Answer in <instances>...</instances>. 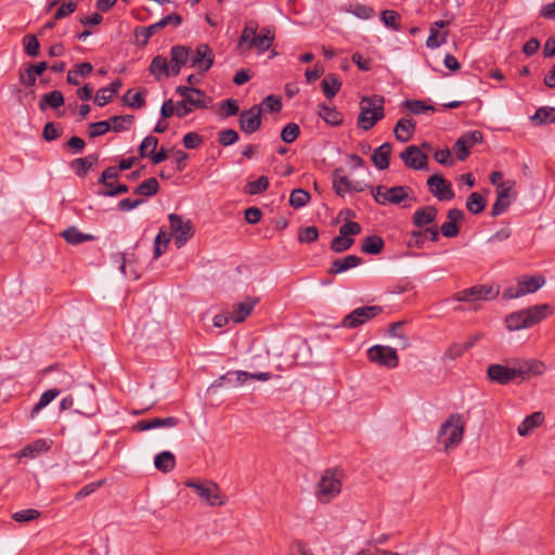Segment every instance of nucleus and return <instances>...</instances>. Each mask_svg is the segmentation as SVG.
<instances>
[{"instance_id":"obj_18","label":"nucleus","mask_w":555,"mask_h":555,"mask_svg":"<svg viewBox=\"0 0 555 555\" xmlns=\"http://www.w3.org/2000/svg\"><path fill=\"white\" fill-rule=\"evenodd\" d=\"M261 126V107L251 106L240 115V128L247 134L256 132Z\"/></svg>"},{"instance_id":"obj_5","label":"nucleus","mask_w":555,"mask_h":555,"mask_svg":"<svg viewBox=\"0 0 555 555\" xmlns=\"http://www.w3.org/2000/svg\"><path fill=\"white\" fill-rule=\"evenodd\" d=\"M465 420L462 414L453 413L443 422L438 431V442L444 451L456 448L463 440Z\"/></svg>"},{"instance_id":"obj_21","label":"nucleus","mask_w":555,"mask_h":555,"mask_svg":"<svg viewBox=\"0 0 555 555\" xmlns=\"http://www.w3.org/2000/svg\"><path fill=\"white\" fill-rule=\"evenodd\" d=\"M515 186V181H506L501 189L498 190L496 199L491 209V216L498 217L502 215L511 205V193Z\"/></svg>"},{"instance_id":"obj_60","label":"nucleus","mask_w":555,"mask_h":555,"mask_svg":"<svg viewBox=\"0 0 555 555\" xmlns=\"http://www.w3.org/2000/svg\"><path fill=\"white\" fill-rule=\"evenodd\" d=\"M261 111L264 109L267 112L276 113L280 112L282 108V102L279 96L275 95H268L263 99L261 103Z\"/></svg>"},{"instance_id":"obj_15","label":"nucleus","mask_w":555,"mask_h":555,"mask_svg":"<svg viewBox=\"0 0 555 555\" xmlns=\"http://www.w3.org/2000/svg\"><path fill=\"white\" fill-rule=\"evenodd\" d=\"M214 61L215 56L212 50L206 43L198 44L193 53L192 51L190 52L191 66L202 73L210 69L214 65Z\"/></svg>"},{"instance_id":"obj_47","label":"nucleus","mask_w":555,"mask_h":555,"mask_svg":"<svg viewBox=\"0 0 555 555\" xmlns=\"http://www.w3.org/2000/svg\"><path fill=\"white\" fill-rule=\"evenodd\" d=\"M449 33L443 31L439 33L438 29L434 28V26L430 27V34L429 37L426 40V46L429 49H437L443 43H446Z\"/></svg>"},{"instance_id":"obj_20","label":"nucleus","mask_w":555,"mask_h":555,"mask_svg":"<svg viewBox=\"0 0 555 555\" xmlns=\"http://www.w3.org/2000/svg\"><path fill=\"white\" fill-rule=\"evenodd\" d=\"M438 216V209L435 206L427 205L417 208L412 216V223L414 227L423 230L431 227Z\"/></svg>"},{"instance_id":"obj_59","label":"nucleus","mask_w":555,"mask_h":555,"mask_svg":"<svg viewBox=\"0 0 555 555\" xmlns=\"http://www.w3.org/2000/svg\"><path fill=\"white\" fill-rule=\"evenodd\" d=\"M425 236L423 234V230H414L409 233V237L406 241V245L410 248H423L425 244Z\"/></svg>"},{"instance_id":"obj_11","label":"nucleus","mask_w":555,"mask_h":555,"mask_svg":"<svg viewBox=\"0 0 555 555\" xmlns=\"http://www.w3.org/2000/svg\"><path fill=\"white\" fill-rule=\"evenodd\" d=\"M168 219L171 234L175 237V244L177 248H181L195 233L193 223L177 214H170Z\"/></svg>"},{"instance_id":"obj_9","label":"nucleus","mask_w":555,"mask_h":555,"mask_svg":"<svg viewBox=\"0 0 555 555\" xmlns=\"http://www.w3.org/2000/svg\"><path fill=\"white\" fill-rule=\"evenodd\" d=\"M188 488L194 489L198 498L205 501L209 506H221L225 504L227 498L222 493L219 486L211 481H193L189 480L185 482Z\"/></svg>"},{"instance_id":"obj_53","label":"nucleus","mask_w":555,"mask_h":555,"mask_svg":"<svg viewBox=\"0 0 555 555\" xmlns=\"http://www.w3.org/2000/svg\"><path fill=\"white\" fill-rule=\"evenodd\" d=\"M353 238L339 234V236H336L332 240L331 249L335 253H344L348 250L353 245Z\"/></svg>"},{"instance_id":"obj_57","label":"nucleus","mask_w":555,"mask_h":555,"mask_svg":"<svg viewBox=\"0 0 555 555\" xmlns=\"http://www.w3.org/2000/svg\"><path fill=\"white\" fill-rule=\"evenodd\" d=\"M318 237L319 231L314 225L300 229L298 232V241L300 243H313L318 240Z\"/></svg>"},{"instance_id":"obj_7","label":"nucleus","mask_w":555,"mask_h":555,"mask_svg":"<svg viewBox=\"0 0 555 555\" xmlns=\"http://www.w3.org/2000/svg\"><path fill=\"white\" fill-rule=\"evenodd\" d=\"M500 294L498 285H475L454 294L453 299L461 302H472L470 309L478 310L476 304L479 300L489 301L495 299Z\"/></svg>"},{"instance_id":"obj_62","label":"nucleus","mask_w":555,"mask_h":555,"mask_svg":"<svg viewBox=\"0 0 555 555\" xmlns=\"http://www.w3.org/2000/svg\"><path fill=\"white\" fill-rule=\"evenodd\" d=\"M404 104L413 114H422L425 112L435 111L434 106L426 105L423 101L420 100H408L404 102Z\"/></svg>"},{"instance_id":"obj_36","label":"nucleus","mask_w":555,"mask_h":555,"mask_svg":"<svg viewBox=\"0 0 555 555\" xmlns=\"http://www.w3.org/2000/svg\"><path fill=\"white\" fill-rule=\"evenodd\" d=\"M61 235L67 243L73 245H78L93 240L91 234L81 233L76 227L67 228L61 233Z\"/></svg>"},{"instance_id":"obj_29","label":"nucleus","mask_w":555,"mask_h":555,"mask_svg":"<svg viewBox=\"0 0 555 555\" xmlns=\"http://www.w3.org/2000/svg\"><path fill=\"white\" fill-rule=\"evenodd\" d=\"M257 300L247 297L244 301L233 305L232 319L235 323L243 322L254 310Z\"/></svg>"},{"instance_id":"obj_1","label":"nucleus","mask_w":555,"mask_h":555,"mask_svg":"<svg viewBox=\"0 0 555 555\" xmlns=\"http://www.w3.org/2000/svg\"><path fill=\"white\" fill-rule=\"evenodd\" d=\"M512 366L490 364L487 367V377L499 385H507L518 379L525 382L545 372V364L537 359H515Z\"/></svg>"},{"instance_id":"obj_39","label":"nucleus","mask_w":555,"mask_h":555,"mask_svg":"<svg viewBox=\"0 0 555 555\" xmlns=\"http://www.w3.org/2000/svg\"><path fill=\"white\" fill-rule=\"evenodd\" d=\"M249 372L230 371L221 376V380L232 387H238L249 379Z\"/></svg>"},{"instance_id":"obj_50","label":"nucleus","mask_w":555,"mask_h":555,"mask_svg":"<svg viewBox=\"0 0 555 555\" xmlns=\"http://www.w3.org/2000/svg\"><path fill=\"white\" fill-rule=\"evenodd\" d=\"M473 346V343L460 344L455 343L451 345L443 353V359L455 360L463 356V353Z\"/></svg>"},{"instance_id":"obj_27","label":"nucleus","mask_w":555,"mask_h":555,"mask_svg":"<svg viewBox=\"0 0 555 555\" xmlns=\"http://www.w3.org/2000/svg\"><path fill=\"white\" fill-rule=\"evenodd\" d=\"M149 70L156 80L173 76L170 63H168L167 59L162 55H157L152 60Z\"/></svg>"},{"instance_id":"obj_6","label":"nucleus","mask_w":555,"mask_h":555,"mask_svg":"<svg viewBox=\"0 0 555 555\" xmlns=\"http://www.w3.org/2000/svg\"><path fill=\"white\" fill-rule=\"evenodd\" d=\"M344 472L339 468H327L323 472L315 486V496L320 503L327 504L339 495L343 488Z\"/></svg>"},{"instance_id":"obj_24","label":"nucleus","mask_w":555,"mask_h":555,"mask_svg":"<svg viewBox=\"0 0 555 555\" xmlns=\"http://www.w3.org/2000/svg\"><path fill=\"white\" fill-rule=\"evenodd\" d=\"M463 219V211L457 208H452L448 211V221L442 223L440 232L446 237H455L460 232L459 221Z\"/></svg>"},{"instance_id":"obj_12","label":"nucleus","mask_w":555,"mask_h":555,"mask_svg":"<svg viewBox=\"0 0 555 555\" xmlns=\"http://www.w3.org/2000/svg\"><path fill=\"white\" fill-rule=\"evenodd\" d=\"M382 311L383 309L379 306L359 307L343 319L340 326L346 328H357L376 318Z\"/></svg>"},{"instance_id":"obj_56","label":"nucleus","mask_w":555,"mask_h":555,"mask_svg":"<svg viewBox=\"0 0 555 555\" xmlns=\"http://www.w3.org/2000/svg\"><path fill=\"white\" fill-rule=\"evenodd\" d=\"M380 18L387 27H390L393 30H400V25L398 23L400 15L398 12L393 10H384L380 14Z\"/></svg>"},{"instance_id":"obj_41","label":"nucleus","mask_w":555,"mask_h":555,"mask_svg":"<svg viewBox=\"0 0 555 555\" xmlns=\"http://www.w3.org/2000/svg\"><path fill=\"white\" fill-rule=\"evenodd\" d=\"M531 119L537 125L555 122V107H540Z\"/></svg>"},{"instance_id":"obj_25","label":"nucleus","mask_w":555,"mask_h":555,"mask_svg":"<svg viewBox=\"0 0 555 555\" xmlns=\"http://www.w3.org/2000/svg\"><path fill=\"white\" fill-rule=\"evenodd\" d=\"M362 263V259L356 255H348L343 258L335 259L328 268V274L336 275L344 273Z\"/></svg>"},{"instance_id":"obj_45","label":"nucleus","mask_w":555,"mask_h":555,"mask_svg":"<svg viewBox=\"0 0 555 555\" xmlns=\"http://www.w3.org/2000/svg\"><path fill=\"white\" fill-rule=\"evenodd\" d=\"M310 194L304 189H295L289 196V205L295 209L305 207L310 201Z\"/></svg>"},{"instance_id":"obj_8","label":"nucleus","mask_w":555,"mask_h":555,"mask_svg":"<svg viewBox=\"0 0 555 555\" xmlns=\"http://www.w3.org/2000/svg\"><path fill=\"white\" fill-rule=\"evenodd\" d=\"M546 280L543 275H521L517 279L515 286H509L504 289L502 294L503 300H511L520 298L528 294H533L539 291Z\"/></svg>"},{"instance_id":"obj_35","label":"nucleus","mask_w":555,"mask_h":555,"mask_svg":"<svg viewBox=\"0 0 555 555\" xmlns=\"http://www.w3.org/2000/svg\"><path fill=\"white\" fill-rule=\"evenodd\" d=\"M321 87L325 96L327 99H332L339 92L341 81L338 79L336 75L328 74L323 78Z\"/></svg>"},{"instance_id":"obj_38","label":"nucleus","mask_w":555,"mask_h":555,"mask_svg":"<svg viewBox=\"0 0 555 555\" xmlns=\"http://www.w3.org/2000/svg\"><path fill=\"white\" fill-rule=\"evenodd\" d=\"M64 104V96L61 91L54 90L49 93L43 94L41 101L39 102V107L41 111H44L47 106L52 108H59Z\"/></svg>"},{"instance_id":"obj_13","label":"nucleus","mask_w":555,"mask_h":555,"mask_svg":"<svg viewBox=\"0 0 555 555\" xmlns=\"http://www.w3.org/2000/svg\"><path fill=\"white\" fill-rule=\"evenodd\" d=\"M367 358L378 365L395 369L399 364V358L395 348L375 345L367 350Z\"/></svg>"},{"instance_id":"obj_54","label":"nucleus","mask_w":555,"mask_h":555,"mask_svg":"<svg viewBox=\"0 0 555 555\" xmlns=\"http://www.w3.org/2000/svg\"><path fill=\"white\" fill-rule=\"evenodd\" d=\"M299 126L295 122L287 124L281 131V139L285 143H293L299 135Z\"/></svg>"},{"instance_id":"obj_23","label":"nucleus","mask_w":555,"mask_h":555,"mask_svg":"<svg viewBox=\"0 0 555 555\" xmlns=\"http://www.w3.org/2000/svg\"><path fill=\"white\" fill-rule=\"evenodd\" d=\"M191 49L185 46H173L170 50V65L173 76L180 74L182 66L190 61Z\"/></svg>"},{"instance_id":"obj_10","label":"nucleus","mask_w":555,"mask_h":555,"mask_svg":"<svg viewBox=\"0 0 555 555\" xmlns=\"http://www.w3.org/2000/svg\"><path fill=\"white\" fill-rule=\"evenodd\" d=\"M408 186H392L386 188L385 185H378L372 188V195L375 202L379 205L393 204L399 205L409 197Z\"/></svg>"},{"instance_id":"obj_34","label":"nucleus","mask_w":555,"mask_h":555,"mask_svg":"<svg viewBox=\"0 0 555 555\" xmlns=\"http://www.w3.org/2000/svg\"><path fill=\"white\" fill-rule=\"evenodd\" d=\"M154 465L158 470L169 473L176 466L175 455L170 451H163L155 456Z\"/></svg>"},{"instance_id":"obj_48","label":"nucleus","mask_w":555,"mask_h":555,"mask_svg":"<svg viewBox=\"0 0 555 555\" xmlns=\"http://www.w3.org/2000/svg\"><path fill=\"white\" fill-rule=\"evenodd\" d=\"M22 42L28 56L36 57L39 54L40 43L35 35L24 36Z\"/></svg>"},{"instance_id":"obj_55","label":"nucleus","mask_w":555,"mask_h":555,"mask_svg":"<svg viewBox=\"0 0 555 555\" xmlns=\"http://www.w3.org/2000/svg\"><path fill=\"white\" fill-rule=\"evenodd\" d=\"M133 120L132 115L113 116L108 121L111 122V130L120 132L126 130L127 124H131Z\"/></svg>"},{"instance_id":"obj_43","label":"nucleus","mask_w":555,"mask_h":555,"mask_svg":"<svg viewBox=\"0 0 555 555\" xmlns=\"http://www.w3.org/2000/svg\"><path fill=\"white\" fill-rule=\"evenodd\" d=\"M486 199L477 192L472 193L466 201V208L474 215L481 214L486 208Z\"/></svg>"},{"instance_id":"obj_28","label":"nucleus","mask_w":555,"mask_h":555,"mask_svg":"<svg viewBox=\"0 0 555 555\" xmlns=\"http://www.w3.org/2000/svg\"><path fill=\"white\" fill-rule=\"evenodd\" d=\"M392 146L390 143L386 142L374 150L372 154V163L379 170L387 169L389 167V158L391 155Z\"/></svg>"},{"instance_id":"obj_51","label":"nucleus","mask_w":555,"mask_h":555,"mask_svg":"<svg viewBox=\"0 0 555 555\" xmlns=\"http://www.w3.org/2000/svg\"><path fill=\"white\" fill-rule=\"evenodd\" d=\"M122 101L126 105L133 108H141L145 105L144 98L141 92H133L132 90H128L124 96Z\"/></svg>"},{"instance_id":"obj_37","label":"nucleus","mask_w":555,"mask_h":555,"mask_svg":"<svg viewBox=\"0 0 555 555\" xmlns=\"http://www.w3.org/2000/svg\"><path fill=\"white\" fill-rule=\"evenodd\" d=\"M384 240L377 235L365 237L361 244V250L370 255H378L384 248Z\"/></svg>"},{"instance_id":"obj_42","label":"nucleus","mask_w":555,"mask_h":555,"mask_svg":"<svg viewBox=\"0 0 555 555\" xmlns=\"http://www.w3.org/2000/svg\"><path fill=\"white\" fill-rule=\"evenodd\" d=\"M60 393V390L55 389V388H52V389H48L46 390L39 401L35 404V406L31 410V413H30V416L31 418H34L36 416V414L39 413L40 410H42L43 408H46L51 401H53Z\"/></svg>"},{"instance_id":"obj_4","label":"nucleus","mask_w":555,"mask_h":555,"mask_svg":"<svg viewBox=\"0 0 555 555\" xmlns=\"http://www.w3.org/2000/svg\"><path fill=\"white\" fill-rule=\"evenodd\" d=\"M385 99L382 95H365L359 103L357 125L364 131L371 130L385 116Z\"/></svg>"},{"instance_id":"obj_44","label":"nucleus","mask_w":555,"mask_h":555,"mask_svg":"<svg viewBox=\"0 0 555 555\" xmlns=\"http://www.w3.org/2000/svg\"><path fill=\"white\" fill-rule=\"evenodd\" d=\"M170 242V235H168L163 229L159 230L154 241L153 258H159L168 247Z\"/></svg>"},{"instance_id":"obj_31","label":"nucleus","mask_w":555,"mask_h":555,"mask_svg":"<svg viewBox=\"0 0 555 555\" xmlns=\"http://www.w3.org/2000/svg\"><path fill=\"white\" fill-rule=\"evenodd\" d=\"M99 160L96 154H90L86 157L76 158L70 163L72 169L78 177H85L94 164Z\"/></svg>"},{"instance_id":"obj_14","label":"nucleus","mask_w":555,"mask_h":555,"mask_svg":"<svg viewBox=\"0 0 555 555\" xmlns=\"http://www.w3.org/2000/svg\"><path fill=\"white\" fill-rule=\"evenodd\" d=\"M427 185L429 192L439 201H451L455 196L451 183L442 175L436 173L429 177Z\"/></svg>"},{"instance_id":"obj_16","label":"nucleus","mask_w":555,"mask_h":555,"mask_svg":"<svg viewBox=\"0 0 555 555\" xmlns=\"http://www.w3.org/2000/svg\"><path fill=\"white\" fill-rule=\"evenodd\" d=\"M176 92L182 96L192 108H206L211 101L204 91L197 88L179 86Z\"/></svg>"},{"instance_id":"obj_52","label":"nucleus","mask_w":555,"mask_h":555,"mask_svg":"<svg viewBox=\"0 0 555 555\" xmlns=\"http://www.w3.org/2000/svg\"><path fill=\"white\" fill-rule=\"evenodd\" d=\"M269 188V180L267 177L261 176L257 180L248 182L246 185V192L250 195L260 194L267 191Z\"/></svg>"},{"instance_id":"obj_46","label":"nucleus","mask_w":555,"mask_h":555,"mask_svg":"<svg viewBox=\"0 0 555 555\" xmlns=\"http://www.w3.org/2000/svg\"><path fill=\"white\" fill-rule=\"evenodd\" d=\"M346 12L351 13L361 20H370L374 16V9L361 3L350 4Z\"/></svg>"},{"instance_id":"obj_3","label":"nucleus","mask_w":555,"mask_h":555,"mask_svg":"<svg viewBox=\"0 0 555 555\" xmlns=\"http://www.w3.org/2000/svg\"><path fill=\"white\" fill-rule=\"evenodd\" d=\"M552 314V308L547 304L535 305L509 313L505 318L506 328L511 332L531 327Z\"/></svg>"},{"instance_id":"obj_63","label":"nucleus","mask_w":555,"mask_h":555,"mask_svg":"<svg viewBox=\"0 0 555 555\" xmlns=\"http://www.w3.org/2000/svg\"><path fill=\"white\" fill-rule=\"evenodd\" d=\"M238 134L233 129H224L219 132V143L223 146H229L237 142Z\"/></svg>"},{"instance_id":"obj_22","label":"nucleus","mask_w":555,"mask_h":555,"mask_svg":"<svg viewBox=\"0 0 555 555\" xmlns=\"http://www.w3.org/2000/svg\"><path fill=\"white\" fill-rule=\"evenodd\" d=\"M179 423V420L173 416H168L165 418L154 417L150 420H141L133 425V429L137 431H145L151 429H156L160 427H175Z\"/></svg>"},{"instance_id":"obj_19","label":"nucleus","mask_w":555,"mask_h":555,"mask_svg":"<svg viewBox=\"0 0 555 555\" xmlns=\"http://www.w3.org/2000/svg\"><path fill=\"white\" fill-rule=\"evenodd\" d=\"M182 23V17L177 14L172 13L169 15L164 16L159 22L152 24L147 27L138 28L135 30L137 36L143 37V44H146L149 39L159 29L166 27L167 25H172L175 27L179 26Z\"/></svg>"},{"instance_id":"obj_30","label":"nucleus","mask_w":555,"mask_h":555,"mask_svg":"<svg viewBox=\"0 0 555 555\" xmlns=\"http://www.w3.org/2000/svg\"><path fill=\"white\" fill-rule=\"evenodd\" d=\"M318 115L331 126H339L343 122V114L336 109V107H331L326 104L318 105Z\"/></svg>"},{"instance_id":"obj_32","label":"nucleus","mask_w":555,"mask_h":555,"mask_svg":"<svg viewBox=\"0 0 555 555\" xmlns=\"http://www.w3.org/2000/svg\"><path fill=\"white\" fill-rule=\"evenodd\" d=\"M543 420L544 417L542 412H534L531 415L527 416L518 426L517 431L519 436L525 437L531 434L534 428L539 427L542 424Z\"/></svg>"},{"instance_id":"obj_2","label":"nucleus","mask_w":555,"mask_h":555,"mask_svg":"<svg viewBox=\"0 0 555 555\" xmlns=\"http://www.w3.org/2000/svg\"><path fill=\"white\" fill-rule=\"evenodd\" d=\"M258 23L249 21L242 30L237 48L245 51L256 49L258 53L269 50L274 42V30L270 27H263L259 33Z\"/></svg>"},{"instance_id":"obj_58","label":"nucleus","mask_w":555,"mask_h":555,"mask_svg":"<svg viewBox=\"0 0 555 555\" xmlns=\"http://www.w3.org/2000/svg\"><path fill=\"white\" fill-rule=\"evenodd\" d=\"M111 130V122L108 120L95 121L89 125V135L91 138L100 137Z\"/></svg>"},{"instance_id":"obj_40","label":"nucleus","mask_w":555,"mask_h":555,"mask_svg":"<svg viewBox=\"0 0 555 555\" xmlns=\"http://www.w3.org/2000/svg\"><path fill=\"white\" fill-rule=\"evenodd\" d=\"M159 191V184L156 178H149L140 183L134 193L142 196H153L157 194Z\"/></svg>"},{"instance_id":"obj_64","label":"nucleus","mask_w":555,"mask_h":555,"mask_svg":"<svg viewBox=\"0 0 555 555\" xmlns=\"http://www.w3.org/2000/svg\"><path fill=\"white\" fill-rule=\"evenodd\" d=\"M469 149L470 146H468L465 140L461 138H459L453 145L454 153L457 159L461 162L465 160L468 157Z\"/></svg>"},{"instance_id":"obj_26","label":"nucleus","mask_w":555,"mask_h":555,"mask_svg":"<svg viewBox=\"0 0 555 555\" xmlns=\"http://www.w3.org/2000/svg\"><path fill=\"white\" fill-rule=\"evenodd\" d=\"M416 122L410 118H401L397 121L393 133L398 141L405 143L410 141L414 134Z\"/></svg>"},{"instance_id":"obj_17","label":"nucleus","mask_w":555,"mask_h":555,"mask_svg":"<svg viewBox=\"0 0 555 555\" xmlns=\"http://www.w3.org/2000/svg\"><path fill=\"white\" fill-rule=\"evenodd\" d=\"M400 158L406 167L414 170H426L428 168V156L416 145H409L400 153Z\"/></svg>"},{"instance_id":"obj_49","label":"nucleus","mask_w":555,"mask_h":555,"mask_svg":"<svg viewBox=\"0 0 555 555\" xmlns=\"http://www.w3.org/2000/svg\"><path fill=\"white\" fill-rule=\"evenodd\" d=\"M158 145V139L154 135H147L143 139L139 146V155L141 158H146L153 154Z\"/></svg>"},{"instance_id":"obj_33","label":"nucleus","mask_w":555,"mask_h":555,"mask_svg":"<svg viewBox=\"0 0 555 555\" xmlns=\"http://www.w3.org/2000/svg\"><path fill=\"white\" fill-rule=\"evenodd\" d=\"M50 449V444L47 440L38 439L20 451V457H36L39 454L47 452Z\"/></svg>"},{"instance_id":"obj_61","label":"nucleus","mask_w":555,"mask_h":555,"mask_svg":"<svg viewBox=\"0 0 555 555\" xmlns=\"http://www.w3.org/2000/svg\"><path fill=\"white\" fill-rule=\"evenodd\" d=\"M39 516V511L28 508L14 513L12 518L17 522H27L37 519Z\"/></svg>"}]
</instances>
